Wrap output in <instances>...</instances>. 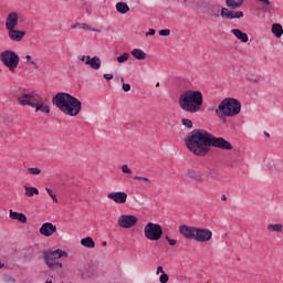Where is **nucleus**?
Masks as SVG:
<instances>
[{"label": "nucleus", "instance_id": "f257e3e1", "mask_svg": "<svg viewBox=\"0 0 283 283\" xmlns=\"http://www.w3.org/2000/svg\"><path fill=\"white\" fill-rule=\"evenodd\" d=\"M186 147L199 158H203L211 151V133L205 129H193L185 138Z\"/></svg>", "mask_w": 283, "mask_h": 283}, {"label": "nucleus", "instance_id": "f03ea898", "mask_svg": "<svg viewBox=\"0 0 283 283\" xmlns=\"http://www.w3.org/2000/svg\"><path fill=\"white\" fill-rule=\"evenodd\" d=\"M52 103L65 116H77L81 114V109H83V104L78 98L65 92L56 93L52 98Z\"/></svg>", "mask_w": 283, "mask_h": 283}, {"label": "nucleus", "instance_id": "7ed1b4c3", "mask_svg": "<svg viewBox=\"0 0 283 283\" xmlns=\"http://www.w3.org/2000/svg\"><path fill=\"white\" fill-rule=\"evenodd\" d=\"M203 96L202 92L187 90L179 95L178 105L180 109L188 114H198L202 109Z\"/></svg>", "mask_w": 283, "mask_h": 283}, {"label": "nucleus", "instance_id": "20e7f679", "mask_svg": "<svg viewBox=\"0 0 283 283\" xmlns=\"http://www.w3.org/2000/svg\"><path fill=\"white\" fill-rule=\"evenodd\" d=\"M242 111V103L233 97H226L216 108V116L227 123V117L238 116Z\"/></svg>", "mask_w": 283, "mask_h": 283}, {"label": "nucleus", "instance_id": "39448f33", "mask_svg": "<svg viewBox=\"0 0 283 283\" xmlns=\"http://www.w3.org/2000/svg\"><path fill=\"white\" fill-rule=\"evenodd\" d=\"M179 233L188 240H195V242H211L213 240V232L207 228L184 224L179 227Z\"/></svg>", "mask_w": 283, "mask_h": 283}, {"label": "nucleus", "instance_id": "423d86ee", "mask_svg": "<svg viewBox=\"0 0 283 283\" xmlns=\"http://www.w3.org/2000/svg\"><path fill=\"white\" fill-rule=\"evenodd\" d=\"M61 258H67V252L56 249L54 251L49 250L43 252V260L48 269L51 271H59V269H63V263H61L59 260Z\"/></svg>", "mask_w": 283, "mask_h": 283}, {"label": "nucleus", "instance_id": "0eeeda50", "mask_svg": "<svg viewBox=\"0 0 283 283\" xmlns=\"http://www.w3.org/2000/svg\"><path fill=\"white\" fill-rule=\"evenodd\" d=\"M227 8L221 9L222 19L233 20L242 19L244 12L235 11L240 9L241 6H244V0H226Z\"/></svg>", "mask_w": 283, "mask_h": 283}, {"label": "nucleus", "instance_id": "6e6552de", "mask_svg": "<svg viewBox=\"0 0 283 283\" xmlns=\"http://www.w3.org/2000/svg\"><path fill=\"white\" fill-rule=\"evenodd\" d=\"M0 62L4 67L9 69L11 74H14V72H17V67H19V63H21V57L12 50H4L0 53Z\"/></svg>", "mask_w": 283, "mask_h": 283}, {"label": "nucleus", "instance_id": "1a4fd4ad", "mask_svg": "<svg viewBox=\"0 0 283 283\" xmlns=\"http://www.w3.org/2000/svg\"><path fill=\"white\" fill-rule=\"evenodd\" d=\"M41 97L40 94H36L35 92L30 91H23L18 95V103L22 107H32L36 105V102Z\"/></svg>", "mask_w": 283, "mask_h": 283}, {"label": "nucleus", "instance_id": "9d476101", "mask_svg": "<svg viewBox=\"0 0 283 283\" xmlns=\"http://www.w3.org/2000/svg\"><path fill=\"white\" fill-rule=\"evenodd\" d=\"M144 235L147 240L157 242L163 238V227L158 223L148 222L144 228Z\"/></svg>", "mask_w": 283, "mask_h": 283}, {"label": "nucleus", "instance_id": "9b49d317", "mask_svg": "<svg viewBox=\"0 0 283 283\" xmlns=\"http://www.w3.org/2000/svg\"><path fill=\"white\" fill-rule=\"evenodd\" d=\"M216 147L217 149H223L226 151H231L233 149V145L229 143V140L223 137H216L213 134H210V148Z\"/></svg>", "mask_w": 283, "mask_h": 283}, {"label": "nucleus", "instance_id": "f8f14e48", "mask_svg": "<svg viewBox=\"0 0 283 283\" xmlns=\"http://www.w3.org/2000/svg\"><path fill=\"white\" fill-rule=\"evenodd\" d=\"M117 224L122 229H132L138 224V218L134 214H122L117 219Z\"/></svg>", "mask_w": 283, "mask_h": 283}, {"label": "nucleus", "instance_id": "ddd939ff", "mask_svg": "<svg viewBox=\"0 0 283 283\" xmlns=\"http://www.w3.org/2000/svg\"><path fill=\"white\" fill-rule=\"evenodd\" d=\"M185 176L188 180H192L195 182H205V172H202L200 169L189 168Z\"/></svg>", "mask_w": 283, "mask_h": 283}, {"label": "nucleus", "instance_id": "4468645a", "mask_svg": "<svg viewBox=\"0 0 283 283\" xmlns=\"http://www.w3.org/2000/svg\"><path fill=\"white\" fill-rule=\"evenodd\" d=\"M205 14L206 17H210V19H220L222 17V9H220V4L210 2Z\"/></svg>", "mask_w": 283, "mask_h": 283}, {"label": "nucleus", "instance_id": "2eb2a0df", "mask_svg": "<svg viewBox=\"0 0 283 283\" xmlns=\"http://www.w3.org/2000/svg\"><path fill=\"white\" fill-rule=\"evenodd\" d=\"M108 200L115 202V205H125L127 202V192L116 191L107 195Z\"/></svg>", "mask_w": 283, "mask_h": 283}, {"label": "nucleus", "instance_id": "dca6fc26", "mask_svg": "<svg viewBox=\"0 0 283 283\" xmlns=\"http://www.w3.org/2000/svg\"><path fill=\"white\" fill-rule=\"evenodd\" d=\"M8 38L10 41H13L14 43H21L23 39L25 38L27 32L25 31H19L15 28L14 29H7Z\"/></svg>", "mask_w": 283, "mask_h": 283}, {"label": "nucleus", "instance_id": "f3484780", "mask_svg": "<svg viewBox=\"0 0 283 283\" xmlns=\"http://www.w3.org/2000/svg\"><path fill=\"white\" fill-rule=\"evenodd\" d=\"M40 233L45 238H50L51 235H54V233H56V226H54L52 222H45L40 228Z\"/></svg>", "mask_w": 283, "mask_h": 283}, {"label": "nucleus", "instance_id": "a211bd4d", "mask_svg": "<svg viewBox=\"0 0 283 283\" xmlns=\"http://www.w3.org/2000/svg\"><path fill=\"white\" fill-rule=\"evenodd\" d=\"M18 23H19V13L18 12L9 13L6 20V30H12L17 28Z\"/></svg>", "mask_w": 283, "mask_h": 283}, {"label": "nucleus", "instance_id": "6ab92c4d", "mask_svg": "<svg viewBox=\"0 0 283 283\" xmlns=\"http://www.w3.org/2000/svg\"><path fill=\"white\" fill-rule=\"evenodd\" d=\"M85 65H90L92 70H101V65H102L101 57L96 55L91 57L90 55H87Z\"/></svg>", "mask_w": 283, "mask_h": 283}, {"label": "nucleus", "instance_id": "aec40b11", "mask_svg": "<svg viewBox=\"0 0 283 283\" xmlns=\"http://www.w3.org/2000/svg\"><path fill=\"white\" fill-rule=\"evenodd\" d=\"M33 109H35V112H42L43 114H50V106H48V104H45L41 97H39L35 106H33Z\"/></svg>", "mask_w": 283, "mask_h": 283}, {"label": "nucleus", "instance_id": "412c9836", "mask_svg": "<svg viewBox=\"0 0 283 283\" xmlns=\"http://www.w3.org/2000/svg\"><path fill=\"white\" fill-rule=\"evenodd\" d=\"M9 218L11 220H18V222H21L22 224H25L28 222V217H25L24 213L15 212L13 210L9 211Z\"/></svg>", "mask_w": 283, "mask_h": 283}, {"label": "nucleus", "instance_id": "4be33fe9", "mask_svg": "<svg viewBox=\"0 0 283 283\" xmlns=\"http://www.w3.org/2000/svg\"><path fill=\"white\" fill-rule=\"evenodd\" d=\"M231 34H234L241 43H249V35L240 29H232Z\"/></svg>", "mask_w": 283, "mask_h": 283}, {"label": "nucleus", "instance_id": "5701e85b", "mask_svg": "<svg viewBox=\"0 0 283 283\" xmlns=\"http://www.w3.org/2000/svg\"><path fill=\"white\" fill-rule=\"evenodd\" d=\"M210 3L211 2H209L207 0H196L195 7L197 8V10H199L201 12V14H206Z\"/></svg>", "mask_w": 283, "mask_h": 283}, {"label": "nucleus", "instance_id": "b1692460", "mask_svg": "<svg viewBox=\"0 0 283 283\" xmlns=\"http://www.w3.org/2000/svg\"><path fill=\"white\" fill-rule=\"evenodd\" d=\"M130 54H132V56H134V59H137V61H145V59H147V53H145L140 49H134L130 52Z\"/></svg>", "mask_w": 283, "mask_h": 283}, {"label": "nucleus", "instance_id": "393cba45", "mask_svg": "<svg viewBox=\"0 0 283 283\" xmlns=\"http://www.w3.org/2000/svg\"><path fill=\"white\" fill-rule=\"evenodd\" d=\"M272 34H274L276 39H282V34H283L282 24L280 23L272 24Z\"/></svg>", "mask_w": 283, "mask_h": 283}, {"label": "nucleus", "instance_id": "a878e982", "mask_svg": "<svg viewBox=\"0 0 283 283\" xmlns=\"http://www.w3.org/2000/svg\"><path fill=\"white\" fill-rule=\"evenodd\" d=\"M115 8L119 14H127L129 12V6L126 2H117Z\"/></svg>", "mask_w": 283, "mask_h": 283}, {"label": "nucleus", "instance_id": "bb28decb", "mask_svg": "<svg viewBox=\"0 0 283 283\" xmlns=\"http://www.w3.org/2000/svg\"><path fill=\"white\" fill-rule=\"evenodd\" d=\"M268 231L270 233H282L283 226H282V223H271L268 226Z\"/></svg>", "mask_w": 283, "mask_h": 283}, {"label": "nucleus", "instance_id": "cd10ccee", "mask_svg": "<svg viewBox=\"0 0 283 283\" xmlns=\"http://www.w3.org/2000/svg\"><path fill=\"white\" fill-rule=\"evenodd\" d=\"M82 247H86V249H94L96 247V242H94V239L92 237H86L81 240Z\"/></svg>", "mask_w": 283, "mask_h": 283}, {"label": "nucleus", "instance_id": "c85d7f7f", "mask_svg": "<svg viewBox=\"0 0 283 283\" xmlns=\"http://www.w3.org/2000/svg\"><path fill=\"white\" fill-rule=\"evenodd\" d=\"M24 191L28 198H33V196H39V188L36 187L24 186Z\"/></svg>", "mask_w": 283, "mask_h": 283}, {"label": "nucleus", "instance_id": "c756f323", "mask_svg": "<svg viewBox=\"0 0 283 283\" xmlns=\"http://www.w3.org/2000/svg\"><path fill=\"white\" fill-rule=\"evenodd\" d=\"M78 28H81L82 30H88V32H101L99 29H95L92 28L90 24L87 23H77Z\"/></svg>", "mask_w": 283, "mask_h": 283}, {"label": "nucleus", "instance_id": "7c9ffc66", "mask_svg": "<svg viewBox=\"0 0 283 283\" xmlns=\"http://www.w3.org/2000/svg\"><path fill=\"white\" fill-rule=\"evenodd\" d=\"M127 61H129V53L117 56V63H127Z\"/></svg>", "mask_w": 283, "mask_h": 283}, {"label": "nucleus", "instance_id": "2f4dec72", "mask_svg": "<svg viewBox=\"0 0 283 283\" xmlns=\"http://www.w3.org/2000/svg\"><path fill=\"white\" fill-rule=\"evenodd\" d=\"M25 64L27 65H32L33 67H39V65L36 64V62L32 61V55H25Z\"/></svg>", "mask_w": 283, "mask_h": 283}, {"label": "nucleus", "instance_id": "473e14b6", "mask_svg": "<svg viewBox=\"0 0 283 283\" xmlns=\"http://www.w3.org/2000/svg\"><path fill=\"white\" fill-rule=\"evenodd\" d=\"M28 174L31 176H40L41 169L38 167L28 168Z\"/></svg>", "mask_w": 283, "mask_h": 283}, {"label": "nucleus", "instance_id": "72a5a7b5", "mask_svg": "<svg viewBox=\"0 0 283 283\" xmlns=\"http://www.w3.org/2000/svg\"><path fill=\"white\" fill-rule=\"evenodd\" d=\"M181 123L188 129H191L193 127V122H191V119H189V118H182Z\"/></svg>", "mask_w": 283, "mask_h": 283}, {"label": "nucleus", "instance_id": "f704fd0d", "mask_svg": "<svg viewBox=\"0 0 283 283\" xmlns=\"http://www.w3.org/2000/svg\"><path fill=\"white\" fill-rule=\"evenodd\" d=\"M45 191L49 193V196L52 198L53 202L59 203V199L56 198V195H54V191L50 188H45Z\"/></svg>", "mask_w": 283, "mask_h": 283}, {"label": "nucleus", "instance_id": "c9c22d12", "mask_svg": "<svg viewBox=\"0 0 283 283\" xmlns=\"http://www.w3.org/2000/svg\"><path fill=\"white\" fill-rule=\"evenodd\" d=\"M159 282H160V283H167V282H169V274L163 272V274L159 276Z\"/></svg>", "mask_w": 283, "mask_h": 283}, {"label": "nucleus", "instance_id": "e433bc0d", "mask_svg": "<svg viewBox=\"0 0 283 283\" xmlns=\"http://www.w3.org/2000/svg\"><path fill=\"white\" fill-rule=\"evenodd\" d=\"M169 34H171V31L169 29L159 30V36H169Z\"/></svg>", "mask_w": 283, "mask_h": 283}, {"label": "nucleus", "instance_id": "4c0bfd02", "mask_svg": "<svg viewBox=\"0 0 283 283\" xmlns=\"http://www.w3.org/2000/svg\"><path fill=\"white\" fill-rule=\"evenodd\" d=\"M122 171H123V174L132 175V169H129V167L127 165L122 166Z\"/></svg>", "mask_w": 283, "mask_h": 283}, {"label": "nucleus", "instance_id": "58836bf2", "mask_svg": "<svg viewBox=\"0 0 283 283\" xmlns=\"http://www.w3.org/2000/svg\"><path fill=\"white\" fill-rule=\"evenodd\" d=\"M135 178V180H144V182H151L150 180H149V178H147V177H138V176H136V177H134Z\"/></svg>", "mask_w": 283, "mask_h": 283}, {"label": "nucleus", "instance_id": "ea45409f", "mask_svg": "<svg viewBox=\"0 0 283 283\" xmlns=\"http://www.w3.org/2000/svg\"><path fill=\"white\" fill-rule=\"evenodd\" d=\"M122 88H123L124 92H129V90H132V85L124 83Z\"/></svg>", "mask_w": 283, "mask_h": 283}, {"label": "nucleus", "instance_id": "a19ab883", "mask_svg": "<svg viewBox=\"0 0 283 283\" xmlns=\"http://www.w3.org/2000/svg\"><path fill=\"white\" fill-rule=\"evenodd\" d=\"M168 244H170V247H176V244H178V241L176 239H168Z\"/></svg>", "mask_w": 283, "mask_h": 283}, {"label": "nucleus", "instance_id": "79ce46f5", "mask_svg": "<svg viewBox=\"0 0 283 283\" xmlns=\"http://www.w3.org/2000/svg\"><path fill=\"white\" fill-rule=\"evenodd\" d=\"M103 77L106 78V81H112V78H114V74L106 73Z\"/></svg>", "mask_w": 283, "mask_h": 283}, {"label": "nucleus", "instance_id": "37998d69", "mask_svg": "<svg viewBox=\"0 0 283 283\" xmlns=\"http://www.w3.org/2000/svg\"><path fill=\"white\" fill-rule=\"evenodd\" d=\"M156 34V30L149 29L148 32L146 33V36H154Z\"/></svg>", "mask_w": 283, "mask_h": 283}, {"label": "nucleus", "instance_id": "c03bdc74", "mask_svg": "<svg viewBox=\"0 0 283 283\" xmlns=\"http://www.w3.org/2000/svg\"><path fill=\"white\" fill-rule=\"evenodd\" d=\"M248 81L250 83H260V78H255V77H248Z\"/></svg>", "mask_w": 283, "mask_h": 283}, {"label": "nucleus", "instance_id": "a18cd8bd", "mask_svg": "<svg viewBox=\"0 0 283 283\" xmlns=\"http://www.w3.org/2000/svg\"><path fill=\"white\" fill-rule=\"evenodd\" d=\"M260 1L261 3H263V6H271V1L270 0H256Z\"/></svg>", "mask_w": 283, "mask_h": 283}, {"label": "nucleus", "instance_id": "49530a36", "mask_svg": "<svg viewBox=\"0 0 283 283\" xmlns=\"http://www.w3.org/2000/svg\"><path fill=\"white\" fill-rule=\"evenodd\" d=\"M159 273H161V275H163V273H165V270L160 265L157 268L156 274L159 275Z\"/></svg>", "mask_w": 283, "mask_h": 283}, {"label": "nucleus", "instance_id": "de8ad7c7", "mask_svg": "<svg viewBox=\"0 0 283 283\" xmlns=\"http://www.w3.org/2000/svg\"><path fill=\"white\" fill-rule=\"evenodd\" d=\"M78 60L85 63V61H87V55H82L78 57Z\"/></svg>", "mask_w": 283, "mask_h": 283}, {"label": "nucleus", "instance_id": "09e8293b", "mask_svg": "<svg viewBox=\"0 0 283 283\" xmlns=\"http://www.w3.org/2000/svg\"><path fill=\"white\" fill-rule=\"evenodd\" d=\"M76 28H78V23L71 25V30H76Z\"/></svg>", "mask_w": 283, "mask_h": 283}, {"label": "nucleus", "instance_id": "8fccbe9b", "mask_svg": "<svg viewBox=\"0 0 283 283\" xmlns=\"http://www.w3.org/2000/svg\"><path fill=\"white\" fill-rule=\"evenodd\" d=\"M221 200L227 201V195H222Z\"/></svg>", "mask_w": 283, "mask_h": 283}, {"label": "nucleus", "instance_id": "3c124183", "mask_svg": "<svg viewBox=\"0 0 283 283\" xmlns=\"http://www.w3.org/2000/svg\"><path fill=\"white\" fill-rule=\"evenodd\" d=\"M262 12H269V8L264 7V8L262 9Z\"/></svg>", "mask_w": 283, "mask_h": 283}, {"label": "nucleus", "instance_id": "603ef678", "mask_svg": "<svg viewBox=\"0 0 283 283\" xmlns=\"http://www.w3.org/2000/svg\"><path fill=\"white\" fill-rule=\"evenodd\" d=\"M165 240H167V242H169V240H171V238H169V235H166Z\"/></svg>", "mask_w": 283, "mask_h": 283}, {"label": "nucleus", "instance_id": "864d4df0", "mask_svg": "<svg viewBox=\"0 0 283 283\" xmlns=\"http://www.w3.org/2000/svg\"><path fill=\"white\" fill-rule=\"evenodd\" d=\"M264 135L268 137V138H271V135L269 133H264Z\"/></svg>", "mask_w": 283, "mask_h": 283}, {"label": "nucleus", "instance_id": "5fc2aeb1", "mask_svg": "<svg viewBox=\"0 0 283 283\" xmlns=\"http://www.w3.org/2000/svg\"><path fill=\"white\" fill-rule=\"evenodd\" d=\"M102 244H103V247H107V242H105V241Z\"/></svg>", "mask_w": 283, "mask_h": 283}, {"label": "nucleus", "instance_id": "6e6d98bb", "mask_svg": "<svg viewBox=\"0 0 283 283\" xmlns=\"http://www.w3.org/2000/svg\"><path fill=\"white\" fill-rule=\"evenodd\" d=\"M0 269H3V263H1V261H0Z\"/></svg>", "mask_w": 283, "mask_h": 283}, {"label": "nucleus", "instance_id": "4d7b16f0", "mask_svg": "<svg viewBox=\"0 0 283 283\" xmlns=\"http://www.w3.org/2000/svg\"><path fill=\"white\" fill-rule=\"evenodd\" d=\"M45 283H52V280H46Z\"/></svg>", "mask_w": 283, "mask_h": 283}, {"label": "nucleus", "instance_id": "13d9d810", "mask_svg": "<svg viewBox=\"0 0 283 283\" xmlns=\"http://www.w3.org/2000/svg\"><path fill=\"white\" fill-rule=\"evenodd\" d=\"M120 82H122V83H124V82H125V78H124V77H122V78H120Z\"/></svg>", "mask_w": 283, "mask_h": 283}, {"label": "nucleus", "instance_id": "bf43d9fd", "mask_svg": "<svg viewBox=\"0 0 283 283\" xmlns=\"http://www.w3.org/2000/svg\"><path fill=\"white\" fill-rule=\"evenodd\" d=\"M156 87H160V83H157V84H156Z\"/></svg>", "mask_w": 283, "mask_h": 283}]
</instances>
